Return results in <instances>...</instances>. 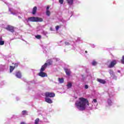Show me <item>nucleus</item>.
Wrapping results in <instances>:
<instances>
[{
    "label": "nucleus",
    "mask_w": 124,
    "mask_h": 124,
    "mask_svg": "<svg viewBox=\"0 0 124 124\" xmlns=\"http://www.w3.org/2000/svg\"><path fill=\"white\" fill-rule=\"evenodd\" d=\"M75 105L78 110L83 111L86 109V105H89V102L87 99L79 98V101L76 102Z\"/></svg>",
    "instance_id": "f257e3e1"
},
{
    "label": "nucleus",
    "mask_w": 124,
    "mask_h": 124,
    "mask_svg": "<svg viewBox=\"0 0 124 124\" xmlns=\"http://www.w3.org/2000/svg\"><path fill=\"white\" fill-rule=\"evenodd\" d=\"M52 61L51 60H48L47 63H46L44 65H43L40 70V73L39 74V76H41V77H46V76H47V75L46 73L43 72L44 70H45V68L47 67V65H50L52 64Z\"/></svg>",
    "instance_id": "f03ea898"
},
{
    "label": "nucleus",
    "mask_w": 124,
    "mask_h": 124,
    "mask_svg": "<svg viewBox=\"0 0 124 124\" xmlns=\"http://www.w3.org/2000/svg\"><path fill=\"white\" fill-rule=\"evenodd\" d=\"M29 21H30V22H42L43 19L40 17L33 16L28 18L27 22H29Z\"/></svg>",
    "instance_id": "7ed1b4c3"
},
{
    "label": "nucleus",
    "mask_w": 124,
    "mask_h": 124,
    "mask_svg": "<svg viewBox=\"0 0 124 124\" xmlns=\"http://www.w3.org/2000/svg\"><path fill=\"white\" fill-rule=\"evenodd\" d=\"M45 96L46 97H54L55 96V93L46 92L45 93Z\"/></svg>",
    "instance_id": "20e7f679"
},
{
    "label": "nucleus",
    "mask_w": 124,
    "mask_h": 124,
    "mask_svg": "<svg viewBox=\"0 0 124 124\" xmlns=\"http://www.w3.org/2000/svg\"><path fill=\"white\" fill-rule=\"evenodd\" d=\"M6 30H7V31H11V32H14V27H13V26L8 25L6 27Z\"/></svg>",
    "instance_id": "39448f33"
},
{
    "label": "nucleus",
    "mask_w": 124,
    "mask_h": 124,
    "mask_svg": "<svg viewBox=\"0 0 124 124\" xmlns=\"http://www.w3.org/2000/svg\"><path fill=\"white\" fill-rule=\"evenodd\" d=\"M18 66V63H16L15 64V66H10V72H12L13 71V70H14V69L15 68V67H17Z\"/></svg>",
    "instance_id": "423d86ee"
},
{
    "label": "nucleus",
    "mask_w": 124,
    "mask_h": 124,
    "mask_svg": "<svg viewBox=\"0 0 124 124\" xmlns=\"http://www.w3.org/2000/svg\"><path fill=\"white\" fill-rule=\"evenodd\" d=\"M117 63V62L115 60L111 62L110 64L108 65V67L111 68V67H114L115 64Z\"/></svg>",
    "instance_id": "0eeeda50"
},
{
    "label": "nucleus",
    "mask_w": 124,
    "mask_h": 124,
    "mask_svg": "<svg viewBox=\"0 0 124 124\" xmlns=\"http://www.w3.org/2000/svg\"><path fill=\"white\" fill-rule=\"evenodd\" d=\"M45 101L47 103H53V101H52V100H51V99H50V98H48V97H46Z\"/></svg>",
    "instance_id": "6e6552de"
},
{
    "label": "nucleus",
    "mask_w": 124,
    "mask_h": 124,
    "mask_svg": "<svg viewBox=\"0 0 124 124\" xmlns=\"http://www.w3.org/2000/svg\"><path fill=\"white\" fill-rule=\"evenodd\" d=\"M9 11L11 12V14H13V15H18V13L17 12L13 11V9H11L10 8L9 9Z\"/></svg>",
    "instance_id": "1a4fd4ad"
},
{
    "label": "nucleus",
    "mask_w": 124,
    "mask_h": 124,
    "mask_svg": "<svg viewBox=\"0 0 124 124\" xmlns=\"http://www.w3.org/2000/svg\"><path fill=\"white\" fill-rule=\"evenodd\" d=\"M65 71L67 75H68V76L70 75V74L71 73V71H70V70L68 69H65Z\"/></svg>",
    "instance_id": "9d476101"
},
{
    "label": "nucleus",
    "mask_w": 124,
    "mask_h": 124,
    "mask_svg": "<svg viewBox=\"0 0 124 124\" xmlns=\"http://www.w3.org/2000/svg\"><path fill=\"white\" fill-rule=\"evenodd\" d=\"M97 81L98 82H99V83H101V84H105V83H106V81L105 80L100 78H98L97 79Z\"/></svg>",
    "instance_id": "9b49d317"
},
{
    "label": "nucleus",
    "mask_w": 124,
    "mask_h": 124,
    "mask_svg": "<svg viewBox=\"0 0 124 124\" xmlns=\"http://www.w3.org/2000/svg\"><path fill=\"white\" fill-rule=\"evenodd\" d=\"M16 76L17 77V78H21V77H22V75H21V73H20V72H17L16 74Z\"/></svg>",
    "instance_id": "f8f14e48"
},
{
    "label": "nucleus",
    "mask_w": 124,
    "mask_h": 124,
    "mask_svg": "<svg viewBox=\"0 0 124 124\" xmlns=\"http://www.w3.org/2000/svg\"><path fill=\"white\" fill-rule=\"evenodd\" d=\"M37 10V8L36 7H34L33 8L32 13L33 15L35 14Z\"/></svg>",
    "instance_id": "ddd939ff"
},
{
    "label": "nucleus",
    "mask_w": 124,
    "mask_h": 124,
    "mask_svg": "<svg viewBox=\"0 0 124 124\" xmlns=\"http://www.w3.org/2000/svg\"><path fill=\"white\" fill-rule=\"evenodd\" d=\"M68 3L70 5H71L73 3V0H66Z\"/></svg>",
    "instance_id": "4468645a"
},
{
    "label": "nucleus",
    "mask_w": 124,
    "mask_h": 124,
    "mask_svg": "<svg viewBox=\"0 0 124 124\" xmlns=\"http://www.w3.org/2000/svg\"><path fill=\"white\" fill-rule=\"evenodd\" d=\"M4 41H2V38L0 37V45H4Z\"/></svg>",
    "instance_id": "2eb2a0df"
},
{
    "label": "nucleus",
    "mask_w": 124,
    "mask_h": 124,
    "mask_svg": "<svg viewBox=\"0 0 124 124\" xmlns=\"http://www.w3.org/2000/svg\"><path fill=\"white\" fill-rule=\"evenodd\" d=\"M67 86L68 89H70V88H71V87H72V84H71V83H70V82H69V83H68Z\"/></svg>",
    "instance_id": "dca6fc26"
},
{
    "label": "nucleus",
    "mask_w": 124,
    "mask_h": 124,
    "mask_svg": "<svg viewBox=\"0 0 124 124\" xmlns=\"http://www.w3.org/2000/svg\"><path fill=\"white\" fill-rule=\"evenodd\" d=\"M38 123H39V119L37 118L35 121V124H38Z\"/></svg>",
    "instance_id": "f3484780"
},
{
    "label": "nucleus",
    "mask_w": 124,
    "mask_h": 124,
    "mask_svg": "<svg viewBox=\"0 0 124 124\" xmlns=\"http://www.w3.org/2000/svg\"><path fill=\"white\" fill-rule=\"evenodd\" d=\"M96 64H97V62H95V61H93L92 62V65H96Z\"/></svg>",
    "instance_id": "a211bd4d"
},
{
    "label": "nucleus",
    "mask_w": 124,
    "mask_h": 124,
    "mask_svg": "<svg viewBox=\"0 0 124 124\" xmlns=\"http://www.w3.org/2000/svg\"><path fill=\"white\" fill-rule=\"evenodd\" d=\"M59 82L62 84L63 82V78H59Z\"/></svg>",
    "instance_id": "6ab92c4d"
},
{
    "label": "nucleus",
    "mask_w": 124,
    "mask_h": 124,
    "mask_svg": "<svg viewBox=\"0 0 124 124\" xmlns=\"http://www.w3.org/2000/svg\"><path fill=\"white\" fill-rule=\"evenodd\" d=\"M108 105H112V101L110 99H108Z\"/></svg>",
    "instance_id": "aec40b11"
},
{
    "label": "nucleus",
    "mask_w": 124,
    "mask_h": 124,
    "mask_svg": "<svg viewBox=\"0 0 124 124\" xmlns=\"http://www.w3.org/2000/svg\"><path fill=\"white\" fill-rule=\"evenodd\" d=\"M35 37L37 39H40V38H41V36L40 35H38L36 36Z\"/></svg>",
    "instance_id": "412c9836"
},
{
    "label": "nucleus",
    "mask_w": 124,
    "mask_h": 124,
    "mask_svg": "<svg viewBox=\"0 0 124 124\" xmlns=\"http://www.w3.org/2000/svg\"><path fill=\"white\" fill-rule=\"evenodd\" d=\"M109 74H110V75H114V72H113V71L110 70L109 71Z\"/></svg>",
    "instance_id": "4be33fe9"
},
{
    "label": "nucleus",
    "mask_w": 124,
    "mask_h": 124,
    "mask_svg": "<svg viewBox=\"0 0 124 124\" xmlns=\"http://www.w3.org/2000/svg\"><path fill=\"white\" fill-rule=\"evenodd\" d=\"M50 11L49 10H46V15L47 16H50Z\"/></svg>",
    "instance_id": "5701e85b"
},
{
    "label": "nucleus",
    "mask_w": 124,
    "mask_h": 124,
    "mask_svg": "<svg viewBox=\"0 0 124 124\" xmlns=\"http://www.w3.org/2000/svg\"><path fill=\"white\" fill-rule=\"evenodd\" d=\"M122 63L124 64V56H123L122 60L121 61Z\"/></svg>",
    "instance_id": "b1692460"
},
{
    "label": "nucleus",
    "mask_w": 124,
    "mask_h": 124,
    "mask_svg": "<svg viewBox=\"0 0 124 124\" xmlns=\"http://www.w3.org/2000/svg\"><path fill=\"white\" fill-rule=\"evenodd\" d=\"M59 2L61 4H62V3H63V0H59Z\"/></svg>",
    "instance_id": "393cba45"
},
{
    "label": "nucleus",
    "mask_w": 124,
    "mask_h": 124,
    "mask_svg": "<svg viewBox=\"0 0 124 124\" xmlns=\"http://www.w3.org/2000/svg\"><path fill=\"white\" fill-rule=\"evenodd\" d=\"M27 113V111L26 110H23L22 111L23 115H26V113Z\"/></svg>",
    "instance_id": "a878e982"
},
{
    "label": "nucleus",
    "mask_w": 124,
    "mask_h": 124,
    "mask_svg": "<svg viewBox=\"0 0 124 124\" xmlns=\"http://www.w3.org/2000/svg\"><path fill=\"white\" fill-rule=\"evenodd\" d=\"M59 29H60V26H57L56 27V31H58V30H59Z\"/></svg>",
    "instance_id": "bb28decb"
},
{
    "label": "nucleus",
    "mask_w": 124,
    "mask_h": 124,
    "mask_svg": "<svg viewBox=\"0 0 124 124\" xmlns=\"http://www.w3.org/2000/svg\"><path fill=\"white\" fill-rule=\"evenodd\" d=\"M93 102H94V103H96V102H97L96 99H94L93 100Z\"/></svg>",
    "instance_id": "cd10ccee"
},
{
    "label": "nucleus",
    "mask_w": 124,
    "mask_h": 124,
    "mask_svg": "<svg viewBox=\"0 0 124 124\" xmlns=\"http://www.w3.org/2000/svg\"><path fill=\"white\" fill-rule=\"evenodd\" d=\"M89 88V86H88V85H86L85 86V89H88Z\"/></svg>",
    "instance_id": "c85d7f7f"
},
{
    "label": "nucleus",
    "mask_w": 124,
    "mask_h": 124,
    "mask_svg": "<svg viewBox=\"0 0 124 124\" xmlns=\"http://www.w3.org/2000/svg\"><path fill=\"white\" fill-rule=\"evenodd\" d=\"M65 44L66 45H69V43H68V42H65Z\"/></svg>",
    "instance_id": "c756f323"
},
{
    "label": "nucleus",
    "mask_w": 124,
    "mask_h": 124,
    "mask_svg": "<svg viewBox=\"0 0 124 124\" xmlns=\"http://www.w3.org/2000/svg\"><path fill=\"white\" fill-rule=\"evenodd\" d=\"M49 8H50V7L47 6V7H46V10H48Z\"/></svg>",
    "instance_id": "7c9ffc66"
},
{
    "label": "nucleus",
    "mask_w": 124,
    "mask_h": 124,
    "mask_svg": "<svg viewBox=\"0 0 124 124\" xmlns=\"http://www.w3.org/2000/svg\"><path fill=\"white\" fill-rule=\"evenodd\" d=\"M92 47H93V48H94V45H92Z\"/></svg>",
    "instance_id": "2f4dec72"
},
{
    "label": "nucleus",
    "mask_w": 124,
    "mask_h": 124,
    "mask_svg": "<svg viewBox=\"0 0 124 124\" xmlns=\"http://www.w3.org/2000/svg\"><path fill=\"white\" fill-rule=\"evenodd\" d=\"M118 72H119L120 73L121 72L120 71V70H119V71H118Z\"/></svg>",
    "instance_id": "473e14b6"
},
{
    "label": "nucleus",
    "mask_w": 124,
    "mask_h": 124,
    "mask_svg": "<svg viewBox=\"0 0 124 124\" xmlns=\"http://www.w3.org/2000/svg\"><path fill=\"white\" fill-rule=\"evenodd\" d=\"M85 53H88V52L87 51H85Z\"/></svg>",
    "instance_id": "72a5a7b5"
}]
</instances>
